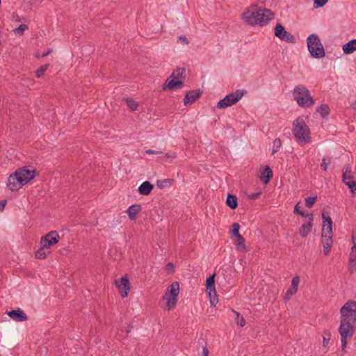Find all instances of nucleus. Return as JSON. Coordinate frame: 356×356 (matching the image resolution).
<instances>
[{
	"label": "nucleus",
	"mask_w": 356,
	"mask_h": 356,
	"mask_svg": "<svg viewBox=\"0 0 356 356\" xmlns=\"http://www.w3.org/2000/svg\"><path fill=\"white\" fill-rule=\"evenodd\" d=\"M341 321L339 332L341 336V351L346 353L348 339H350L355 331L356 301L348 300L340 309Z\"/></svg>",
	"instance_id": "nucleus-1"
},
{
	"label": "nucleus",
	"mask_w": 356,
	"mask_h": 356,
	"mask_svg": "<svg viewBox=\"0 0 356 356\" xmlns=\"http://www.w3.org/2000/svg\"><path fill=\"white\" fill-rule=\"evenodd\" d=\"M274 17V13L269 9L262 8L257 5H252L243 13V18L247 24L256 25L268 22Z\"/></svg>",
	"instance_id": "nucleus-2"
},
{
	"label": "nucleus",
	"mask_w": 356,
	"mask_h": 356,
	"mask_svg": "<svg viewBox=\"0 0 356 356\" xmlns=\"http://www.w3.org/2000/svg\"><path fill=\"white\" fill-rule=\"evenodd\" d=\"M292 131L298 142L308 143L311 141L310 129L302 118L293 122Z\"/></svg>",
	"instance_id": "nucleus-3"
},
{
	"label": "nucleus",
	"mask_w": 356,
	"mask_h": 356,
	"mask_svg": "<svg viewBox=\"0 0 356 356\" xmlns=\"http://www.w3.org/2000/svg\"><path fill=\"white\" fill-rule=\"evenodd\" d=\"M185 68H177L165 80L163 85V90H175L184 86V80L186 78Z\"/></svg>",
	"instance_id": "nucleus-4"
},
{
	"label": "nucleus",
	"mask_w": 356,
	"mask_h": 356,
	"mask_svg": "<svg viewBox=\"0 0 356 356\" xmlns=\"http://www.w3.org/2000/svg\"><path fill=\"white\" fill-rule=\"evenodd\" d=\"M293 96L298 104L303 108L310 107L315 103L309 90L302 85H298L295 87L293 91Z\"/></svg>",
	"instance_id": "nucleus-5"
},
{
	"label": "nucleus",
	"mask_w": 356,
	"mask_h": 356,
	"mask_svg": "<svg viewBox=\"0 0 356 356\" xmlns=\"http://www.w3.org/2000/svg\"><path fill=\"white\" fill-rule=\"evenodd\" d=\"M307 48L311 56L314 58H321L325 56V49L319 37L314 33L309 35L307 39Z\"/></svg>",
	"instance_id": "nucleus-6"
},
{
	"label": "nucleus",
	"mask_w": 356,
	"mask_h": 356,
	"mask_svg": "<svg viewBox=\"0 0 356 356\" xmlns=\"http://www.w3.org/2000/svg\"><path fill=\"white\" fill-rule=\"evenodd\" d=\"M246 92L245 90H236L234 92L229 93L220 99L218 102L217 107L218 108H225L231 106L239 101Z\"/></svg>",
	"instance_id": "nucleus-7"
},
{
	"label": "nucleus",
	"mask_w": 356,
	"mask_h": 356,
	"mask_svg": "<svg viewBox=\"0 0 356 356\" xmlns=\"http://www.w3.org/2000/svg\"><path fill=\"white\" fill-rule=\"evenodd\" d=\"M332 224L333 223L323 224L321 236L322 238H326L325 241H322V243L323 245V253L325 255L329 254L332 245Z\"/></svg>",
	"instance_id": "nucleus-8"
},
{
	"label": "nucleus",
	"mask_w": 356,
	"mask_h": 356,
	"mask_svg": "<svg viewBox=\"0 0 356 356\" xmlns=\"http://www.w3.org/2000/svg\"><path fill=\"white\" fill-rule=\"evenodd\" d=\"M179 293V283L178 282H172L169 286V297L167 298L168 293L163 296V299H167L166 305L168 307V309L170 310L174 308L177 302V296Z\"/></svg>",
	"instance_id": "nucleus-9"
},
{
	"label": "nucleus",
	"mask_w": 356,
	"mask_h": 356,
	"mask_svg": "<svg viewBox=\"0 0 356 356\" xmlns=\"http://www.w3.org/2000/svg\"><path fill=\"white\" fill-rule=\"evenodd\" d=\"M216 273L212 274L206 280L207 291L210 297V304L211 307H215L217 304L218 296L215 287Z\"/></svg>",
	"instance_id": "nucleus-10"
},
{
	"label": "nucleus",
	"mask_w": 356,
	"mask_h": 356,
	"mask_svg": "<svg viewBox=\"0 0 356 356\" xmlns=\"http://www.w3.org/2000/svg\"><path fill=\"white\" fill-rule=\"evenodd\" d=\"M275 35L276 37L284 42L293 44L296 42L294 35L286 31L284 26L280 23H277L275 27Z\"/></svg>",
	"instance_id": "nucleus-11"
},
{
	"label": "nucleus",
	"mask_w": 356,
	"mask_h": 356,
	"mask_svg": "<svg viewBox=\"0 0 356 356\" xmlns=\"http://www.w3.org/2000/svg\"><path fill=\"white\" fill-rule=\"evenodd\" d=\"M15 172L19 173L18 177H19L21 186L26 184L29 181L34 179L37 175V172L35 169L31 170L26 166L18 168Z\"/></svg>",
	"instance_id": "nucleus-12"
},
{
	"label": "nucleus",
	"mask_w": 356,
	"mask_h": 356,
	"mask_svg": "<svg viewBox=\"0 0 356 356\" xmlns=\"http://www.w3.org/2000/svg\"><path fill=\"white\" fill-rule=\"evenodd\" d=\"M343 182L348 186L350 192L353 193L356 191V181L351 175V168L347 165L343 170Z\"/></svg>",
	"instance_id": "nucleus-13"
},
{
	"label": "nucleus",
	"mask_w": 356,
	"mask_h": 356,
	"mask_svg": "<svg viewBox=\"0 0 356 356\" xmlns=\"http://www.w3.org/2000/svg\"><path fill=\"white\" fill-rule=\"evenodd\" d=\"M59 239L60 237L57 232L51 231L41 238L40 244L49 249L51 246L58 243Z\"/></svg>",
	"instance_id": "nucleus-14"
},
{
	"label": "nucleus",
	"mask_w": 356,
	"mask_h": 356,
	"mask_svg": "<svg viewBox=\"0 0 356 356\" xmlns=\"http://www.w3.org/2000/svg\"><path fill=\"white\" fill-rule=\"evenodd\" d=\"M117 287L120 290L122 298L128 296L130 290V282L127 275L122 277L119 280L115 281Z\"/></svg>",
	"instance_id": "nucleus-15"
},
{
	"label": "nucleus",
	"mask_w": 356,
	"mask_h": 356,
	"mask_svg": "<svg viewBox=\"0 0 356 356\" xmlns=\"http://www.w3.org/2000/svg\"><path fill=\"white\" fill-rule=\"evenodd\" d=\"M352 241L353 245L351 248V251L350 253L348 268L351 274H353L356 270V238L353 235L352 236Z\"/></svg>",
	"instance_id": "nucleus-16"
},
{
	"label": "nucleus",
	"mask_w": 356,
	"mask_h": 356,
	"mask_svg": "<svg viewBox=\"0 0 356 356\" xmlns=\"http://www.w3.org/2000/svg\"><path fill=\"white\" fill-rule=\"evenodd\" d=\"M18 172L12 173L8 179V187L12 191H17L21 186L19 177H18Z\"/></svg>",
	"instance_id": "nucleus-17"
},
{
	"label": "nucleus",
	"mask_w": 356,
	"mask_h": 356,
	"mask_svg": "<svg viewBox=\"0 0 356 356\" xmlns=\"http://www.w3.org/2000/svg\"><path fill=\"white\" fill-rule=\"evenodd\" d=\"M313 221H314V216L312 213H309V219L308 221L305 222L302 225V226L300 228V235L302 238L307 237L309 234L311 232L312 229L313 227Z\"/></svg>",
	"instance_id": "nucleus-18"
},
{
	"label": "nucleus",
	"mask_w": 356,
	"mask_h": 356,
	"mask_svg": "<svg viewBox=\"0 0 356 356\" xmlns=\"http://www.w3.org/2000/svg\"><path fill=\"white\" fill-rule=\"evenodd\" d=\"M202 91L200 90H191L186 92L184 99V105H191L201 97Z\"/></svg>",
	"instance_id": "nucleus-19"
},
{
	"label": "nucleus",
	"mask_w": 356,
	"mask_h": 356,
	"mask_svg": "<svg viewBox=\"0 0 356 356\" xmlns=\"http://www.w3.org/2000/svg\"><path fill=\"white\" fill-rule=\"evenodd\" d=\"M6 314L12 319L16 321H24L27 319V315L19 308L6 312Z\"/></svg>",
	"instance_id": "nucleus-20"
},
{
	"label": "nucleus",
	"mask_w": 356,
	"mask_h": 356,
	"mask_svg": "<svg viewBox=\"0 0 356 356\" xmlns=\"http://www.w3.org/2000/svg\"><path fill=\"white\" fill-rule=\"evenodd\" d=\"M154 189V185L148 181L143 182L138 187V191L140 195H148Z\"/></svg>",
	"instance_id": "nucleus-21"
},
{
	"label": "nucleus",
	"mask_w": 356,
	"mask_h": 356,
	"mask_svg": "<svg viewBox=\"0 0 356 356\" xmlns=\"http://www.w3.org/2000/svg\"><path fill=\"white\" fill-rule=\"evenodd\" d=\"M142 210V207L140 204H132L131 205L127 212L129 216V218L134 220L137 218V214Z\"/></svg>",
	"instance_id": "nucleus-22"
},
{
	"label": "nucleus",
	"mask_w": 356,
	"mask_h": 356,
	"mask_svg": "<svg viewBox=\"0 0 356 356\" xmlns=\"http://www.w3.org/2000/svg\"><path fill=\"white\" fill-rule=\"evenodd\" d=\"M273 175V171L268 165H266L264 171L261 172L260 177L261 181L264 184H268L272 179Z\"/></svg>",
	"instance_id": "nucleus-23"
},
{
	"label": "nucleus",
	"mask_w": 356,
	"mask_h": 356,
	"mask_svg": "<svg viewBox=\"0 0 356 356\" xmlns=\"http://www.w3.org/2000/svg\"><path fill=\"white\" fill-rule=\"evenodd\" d=\"M343 53L350 54L356 51V39H353L342 46Z\"/></svg>",
	"instance_id": "nucleus-24"
},
{
	"label": "nucleus",
	"mask_w": 356,
	"mask_h": 356,
	"mask_svg": "<svg viewBox=\"0 0 356 356\" xmlns=\"http://www.w3.org/2000/svg\"><path fill=\"white\" fill-rule=\"evenodd\" d=\"M226 205L231 209H236L238 207V198L235 195L228 193L226 199Z\"/></svg>",
	"instance_id": "nucleus-25"
},
{
	"label": "nucleus",
	"mask_w": 356,
	"mask_h": 356,
	"mask_svg": "<svg viewBox=\"0 0 356 356\" xmlns=\"http://www.w3.org/2000/svg\"><path fill=\"white\" fill-rule=\"evenodd\" d=\"M330 107L326 104H321L316 109V112L318 113L323 118H327L330 114Z\"/></svg>",
	"instance_id": "nucleus-26"
},
{
	"label": "nucleus",
	"mask_w": 356,
	"mask_h": 356,
	"mask_svg": "<svg viewBox=\"0 0 356 356\" xmlns=\"http://www.w3.org/2000/svg\"><path fill=\"white\" fill-rule=\"evenodd\" d=\"M236 239V242L235 243L236 248L237 250H243L247 252L248 249L245 244V239L241 234L235 237Z\"/></svg>",
	"instance_id": "nucleus-27"
},
{
	"label": "nucleus",
	"mask_w": 356,
	"mask_h": 356,
	"mask_svg": "<svg viewBox=\"0 0 356 356\" xmlns=\"http://www.w3.org/2000/svg\"><path fill=\"white\" fill-rule=\"evenodd\" d=\"M48 248L43 247H40L36 252H35V257L37 259H44L47 255L50 252V251L47 250Z\"/></svg>",
	"instance_id": "nucleus-28"
},
{
	"label": "nucleus",
	"mask_w": 356,
	"mask_h": 356,
	"mask_svg": "<svg viewBox=\"0 0 356 356\" xmlns=\"http://www.w3.org/2000/svg\"><path fill=\"white\" fill-rule=\"evenodd\" d=\"M173 182V179H163V180H158L156 181V185L158 186L159 188H164L165 187H168L170 186L172 183Z\"/></svg>",
	"instance_id": "nucleus-29"
},
{
	"label": "nucleus",
	"mask_w": 356,
	"mask_h": 356,
	"mask_svg": "<svg viewBox=\"0 0 356 356\" xmlns=\"http://www.w3.org/2000/svg\"><path fill=\"white\" fill-rule=\"evenodd\" d=\"M239 229H240V225L238 223L234 222L232 225L231 229H230V234H231L232 238H233L234 237L235 238L236 236L241 234L239 233Z\"/></svg>",
	"instance_id": "nucleus-30"
},
{
	"label": "nucleus",
	"mask_w": 356,
	"mask_h": 356,
	"mask_svg": "<svg viewBox=\"0 0 356 356\" xmlns=\"http://www.w3.org/2000/svg\"><path fill=\"white\" fill-rule=\"evenodd\" d=\"M322 218L323 224L325 223H333L332 218H330V213L329 211L323 209L322 211Z\"/></svg>",
	"instance_id": "nucleus-31"
},
{
	"label": "nucleus",
	"mask_w": 356,
	"mask_h": 356,
	"mask_svg": "<svg viewBox=\"0 0 356 356\" xmlns=\"http://www.w3.org/2000/svg\"><path fill=\"white\" fill-rule=\"evenodd\" d=\"M331 339V332L329 330H325L323 334V346H327Z\"/></svg>",
	"instance_id": "nucleus-32"
},
{
	"label": "nucleus",
	"mask_w": 356,
	"mask_h": 356,
	"mask_svg": "<svg viewBox=\"0 0 356 356\" xmlns=\"http://www.w3.org/2000/svg\"><path fill=\"white\" fill-rule=\"evenodd\" d=\"M49 65V64H44L42 66H40L36 71H35V75L37 77L40 78L42 77L45 71L48 69Z\"/></svg>",
	"instance_id": "nucleus-33"
},
{
	"label": "nucleus",
	"mask_w": 356,
	"mask_h": 356,
	"mask_svg": "<svg viewBox=\"0 0 356 356\" xmlns=\"http://www.w3.org/2000/svg\"><path fill=\"white\" fill-rule=\"evenodd\" d=\"M273 149L272 150V154H274L279 151V149L282 145V141H281L280 138H275L273 142Z\"/></svg>",
	"instance_id": "nucleus-34"
},
{
	"label": "nucleus",
	"mask_w": 356,
	"mask_h": 356,
	"mask_svg": "<svg viewBox=\"0 0 356 356\" xmlns=\"http://www.w3.org/2000/svg\"><path fill=\"white\" fill-rule=\"evenodd\" d=\"M317 200V195L310 196L305 199V206L312 208Z\"/></svg>",
	"instance_id": "nucleus-35"
},
{
	"label": "nucleus",
	"mask_w": 356,
	"mask_h": 356,
	"mask_svg": "<svg viewBox=\"0 0 356 356\" xmlns=\"http://www.w3.org/2000/svg\"><path fill=\"white\" fill-rule=\"evenodd\" d=\"M234 313L236 314V318L235 319L236 323L241 327H243L245 325V318L240 315V314L236 311H234Z\"/></svg>",
	"instance_id": "nucleus-36"
},
{
	"label": "nucleus",
	"mask_w": 356,
	"mask_h": 356,
	"mask_svg": "<svg viewBox=\"0 0 356 356\" xmlns=\"http://www.w3.org/2000/svg\"><path fill=\"white\" fill-rule=\"evenodd\" d=\"M127 106L132 110V111H136L137 110L138 108V103L131 99H127Z\"/></svg>",
	"instance_id": "nucleus-37"
},
{
	"label": "nucleus",
	"mask_w": 356,
	"mask_h": 356,
	"mask_svg": "<svg viewBox=\"0 0 356 356\" xmlns=\"http://www.w3.org/2000/svg\"><path fill=\"white\" fill-rule=\"evenodd\" d=\"M299 283H300L299 276L293 277V278L292 279V281H291V286L290 288H291L292 289L297 291Z\"/></svg>",
	"instance_id": "nucleus-38"
},
{
	"label": "nucleus",
	"mask_w": 356,
	"mask_h": 356,
	"mask_svg": "<svg viewBox=\"0 0 356 356\" xmlns=\"http://www.w3.org/2000/svg\"><path fill=\"white\" fill-rule=\"evenodd\" d=\"M27 29L28 26L26 24H20L18 27L15 29L13 31L20 35H22L24 34V31Z\"/></svg>",
	"instance_id": "nucleus-39"
},
{
	"label": "nucleus",
	"mask_w": 356,
	"mask_h": 356,
	"mask_svg": "<svg viewBox=\"0 0 356 356\" xmlns=\"http://www.w3.org/2000/svg\"><path fill=\"white\" fill-rule=\"evenodd\" d=\"M330 163H331L330 158H327V159L323 158L322 160V162L321 163V169L323 170L324 171H326L327 169V166L329 164H330Z\"/></svg>",
	"instance_id": "nucleus-40"
},
{
	"label": "nucleus",
	"mask_w": 356,
	"mask_h": 356,
	"mask_svg": "<svg viewBox=\"0 0 356 356\" xmlns=\"http://www.w3.org/2000/svg\"><path fill=\"white\" fill-rule=\"evenodd\" d=\"M328 0H314V7L315 8H318L324 6Z\"/></svg>",
	"instance_id": "nucleus-41"
},
{
	"label": "nucleus",
	"mask_w": 356,
	"mask_h": 356,
	"mask_svg": "<svg viewBox=\"0 0 356 356\" xmlns=\"http://www.w3.org/2000/svg\"><path fill=\"white\" fill-rule=\"evenodd\" d=\"M297 291H296L295 290L292 289L291 288H289L287 291H286V293L284 296V300H289L291 297V296H293V294H295Z\"/></svg>",
	"instance_id": "nucleus-42"
},
{
	"label": "nucleus",
	"mask_w": 356,
	"mask_h": 356,
	"mask_svg": "<svg viewBox=\"0 0 356 356\" xmlns=\"http://www.w3.org/2000/svg\"><path fill=\"white\" fill-rule=\"evenodd\" d=\"M165 270L168 273H174V271H175V266H174V264L172 263H171V262L168 263L167 265L165 266Z\"/></svg>",
	"instance_id": "nucleus-43"
},
{
	"label": "nucleus",
	"mask_w": 356,
	"mask_h": 356,
	"mask_svg": "<svg viewBox=\"0 0 356 356\" xmlns=\"http://www.w3.org/2000/svg\"><path fill=\"white\" fill-rule=\"evenodd\" d=\"M178 40L184 44H188L189 43L188 40L184 35L179 36Z\"/></svg>",
	"instance_id": "nucleus-44"
},
{
	"label": "nucleus",
	"mask_w": 356,
	"mask_h": 356,
	"mask_svg": "<svg viewBox=\"0 0 356 356\" xmlns=\"http://www.w3.org/2000/svg\"><path fill=\"white\" fill-rule=\"evenodd\" d=\"M145 152L147 154H163V152L155 151V150H152V149H150L146 150Z\"/></svg>",
	"instance_id": "nucleus-45"
},
{
	"label": "nucleus",
	"mask_w": 356,
	"mask_h": 356,
	"mask_svg": "<svg viewBox=\"0 0 356 356\" xmlns=\"http://www.w3.org/2000/svg\"><path fill=\"white\" fill-rule=\"evenodd\" d=\"M302 211L300 210V207L299 206V203H298L295 207H294V210H293V213L295 214H297V215H299L300 213Z\"/></svg>",
	"instance_id": "nucleus-46"
},
{
	"label": "nucleus",
	"mask_w": 356,
	"mask_h": 356,
	"mask_svg": "<svg viewBox=\"0 0 356 356\" xmlns=\"http://www.w3.org/2000/svg\"><path fill=\"white\" fill-rule=\"evenodd\" d=\"M260 194H261V193H252L251 195H249V198H250L251 200H255L259 197Z\"/></svg>",
	"instance_id": "nucleus-47"
},
{
	"label": "nucleus",
	"mask_w": 356,
	"mask_h": 356,
	"mask_svg": "<svg viewBox=\"0 0 356 356\" xmlns=\"http://www.w3.org/2000/svg\"><path fill=\"white\" fill-rule=\"evenodd\" d=\"M7 201L6 200L0 201V211H2L6 205Z\"/></svg>",
	"instance_id": "nucleus-48"
},
{
	"label": "nucleus",
	"mask_w": 356,
	"mask_h": 356,
	"mask_svg": "<svg viewBox=\"0 0 356 356\" xmlns=\"http://www.w3.org/2000/svg\"><path fill=\"white\" fill-rule=\"evenodd\" d=\"M209 349L207 346H204L202 350V356H208L209 355Z\"/></svg>",
	"instance_id": "nucleus-49"
},
{
	"label": "nucleus",
	"mask_w": 356,
	"mask_h": 356,
	"mask_svg": "<svg viewBox=\"0 0 356 356\" xmlns=\"http://www.w3.org/2000/svg\"><path fill=\"white\" fill-rule=\"evenodd\" d=\"M51 52H52V49H49L46 52L43 53L41 55V57H45V56L49 55Z\"/></svg>",
	"instance_id": "nucleus-50"
},
{
	"label": "nucleus",
	"mask_w": 356,
	"mask_h": 356,
	"mask_svg": "<svg viewBox=\"0 0 356 356\" xmlns=\"http://www.w3.org/2000/svg\"><path fill=\"white\" fill-rule=\"evenodd\" d=\"M13 17L14 20L16 21V22H19L20 21V18H19V15L17 13H13Z\"/></svg>",
	"instance_id": "nucleus-51"
},
{
	"label": "nucleus",
	"mask_w": 356,
	"mask_h": 356,
	"mask_svg": "<svg viewBox=\"0 0 356 356\" xmlns=\"http://www.w3.org/2000/svg\"><path fill=\"white\" fill-rule=\"evenodd\" d=\"M165 156L168 158L175 159L176 157V154H175V153H171V154L167 153L165 154Z\"/></svg>",
	"instance_id": "nucleus-52"
},
{
	"label": "nucleus",
	"mask_w": 356,
	"mask_h": 356,
	"mask_svg": "<svg viewBox=\"0 0 356 356\" xmlns=\"http://www.w3.org/2000/svg\"><path fill=\"white\" fill-rule=\"evenodd\" d=\"M299 215L302 216V217H308L309 218V213L307 214L304 211H301Z\"/></svg>",
	"instance_id": "nucleus-53"
},
{
	"label": "nucleus",
	"mask_w": 356,
	"mask_h": 356,
	"mask_svg": "<svg viewBox=\"0 0 356 356\" xmlns=\"http://www.w3.org/2000/svg\"><path fill=\"white\" fill-rule=\"evenodd\" d=\"M351 107L354 109H356V101L351 104Z\"/></svg>",
	"instance_id": "nucleus-54"
},
{
	"label": "nucleus",
	"mask_w": 356,
	"mask_h": 356,
	"mask_svg": "<svg viewBox=\"0 0 356 356\" xmlns=\"http://www.w3.org/2000/svg\"><path fill=\"white\" fill-rule=\"evenodd\" d=\"M40 56H40V54H37L35 55V57H37V58H39V57H40Z\"/></svg>",
	"instance_id": "nucleus-55"
}]
</instances>
